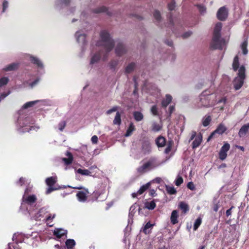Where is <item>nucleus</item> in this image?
<instances>
[{"mask_svg":"<svg viewBox=\"0 0 249 249\" xmlns=\"http://www.w3.org/2000/svg\"><path fill=\"white\" fill-rule=\"evenodd\" d=\"M100 36L101 39L97 42L96 45L104 47L106 52L103 56V60L105 61L107 57L108 53L114 47V41L110 37L109 33L106 30H103L100 32Z\"/></svg>","mask_w":249,"mask_h":249,"instance_id":"obj_1","label":"nucleus"},{"mask_svg":"<svg viewBox=\"0 0 249 249\" xmlns=\"http://www.w3.org/2000/svg\"><path fill=\"white\" fill-rule=\"evenodd\" d=\"M246 69L244 65L240 66L238 70L237 76L233 80V86L235 90H238L241 88L246 78Z\"/></svg>","mask_w":249,"mask_h":249,"instance_id":"obj_2","label":"nucleus"},{"mask_svg":"<svg viewBox=\"0 0 249 249\" xmlns=\"http://www.w3.org/2000/svg\"><path fill=\"white\" fill-rule=\"evenodd\" d=\"M155 161V158H151L147 162L144 163L142 165L139 167L137 169V172L140 174H142L147 171L154 168L156 167V166L154 165Z\"/></svg>","mask_w":249,"mask_h":249,"instance_id":"obj_3","label":"nucleus"},{"mask_svg":"<svg viewBox=\"0 0 249 249\" xmlns=\"http://www.w3.org/2000/svg\"><path fill=\"white\" fill-rule=\"evenodd\" d=\"M221 36L213 35L211 43V47L213 49H222V40Z\"/></svg>","mask_w":249,"mask_h":249,"instance_id":"obj_4","label":"nucleus"},{"mask_svg":"<svg viewBox=\"0 0 249 249\" xmlns=\"http://www.w3.org/2000/svg\"><path fill=\"white\" fill-rule=\"evenodd\" d=\"M228 11L225 6L220 7L216 14L217 18L221 21H225L228 18Z\"/></svg>","mask_w":249,"mask_h":249,"instance_id":"obj_5","label":"nucleus"},{"mask_svg":"<svg viewBox=\"0 0 249 249\" xmlns=\"http://www.w3.org/2000/svg\"><path fill=\"white\" fill-rule=\"evenodd\" d=\"M230 148V145L229 143L226 142L222 146L219 152V158L220 160H223L226 159L227 157V152Z\"/></svg>","mask_w":249,"mask_h":249,"instance_id":"obj_6","label":"nucleus"},{"mask_svg":"<svg viewBox=\"0 0 249 249\" xmlns=\"http://www.w3.org/2000/svg\"><path fill=\"white\" fill-rule=\"evenodd\" d=\"M142 150L143 154H148L151 151V147L149 141L144 139L142 142Z\"/></svg>","mask_w":249,"mask_h":249,"instance_id":"obj_7","label":"nucleus"},{"mask_svg":"<svg viewBox=\"0 0 249 249\" xmlns=\"http://www.w3.org/2000/svg\"><path fill=\"white\" fill-rule=\"evenodd\" d=\"M36 196L35 195H28L27 196L23 195L22 198V203L28 205H33L36 202Z\"/></svg>","mask_w":249,"mask_h":249,"instance_id":"obj_8","label":"nucleus"},{"mask_svg":"<svg viewBox=\"0 0 249 249\" xmlns=\"http://www.w3.org/2000/svg\"><path fill=\"white\" fill-rule=\"evenodd\" d=\"M226 130L227 127L223 124H220L218 125L216 129L210 134V135L208 138L207 141L208 142L212 138H213L215 133L222 134Z\"/></svg>","mask_w":249,"mask_h":249,"instance_id":"obj_9","label":"nucleus"},{"mask_svg":"<svg viewBox=\"0 0 249 249\" xmlns=\"http://www.w3.org/2000/svg\"><path fill=\"white\" fill-rule=\"evenodd\" d=\"M89 192L88 189H85L84 191H79L76 194L78 200L80 202H85L87 200L88 195Z\"/></svg>","mask_w":249,"mask_h":249,"instance_id":"obj_10","label":"nucleus"},{"mask_svg":"<svg viewBox=\"0 0 249 249\" xmlns=\"http://www.w3.org/2000/svg\"><path fill=\"white\" fill-rule=\"evenodd\" d=\"M126 52V49L122 43H118L115 48V53L117 56H121Z\"/></svg>","mask_w":249,"mask_h":249,"instance_id":"obj_11","label":"nucleus"},{"mask_svg":"<svg viewBox=\"0 0 249 249\" xmlns=\"http://www.w3.org/2000/svg\"><path fill=\"white\" fill-rule=\"evenodd\" d=\"M249 132V123L243 125L240 129L238 135L240 137L245 136Z\"/></svg>","mask_w":249,"mask_h":249,"instance_id":"obj_12","label":"nucleus"},{"mask_svg":"<svg viewBox=\"0 0 249 249\" xmlns=\"http://www.w3.org/2000/svg\"><path fill=\"white\" fill-rule=\"evenodd\" d=\"M202 140V135L200 133L195 139L192 142V148L195 149L199 146Z\"/></svg>","mask_w":249,"mask_h":249,"instance_id":"obj_13","label":"nucleus"},{"mask_svg":"<svg viewBox=\"0 0 249 249\" xmlns=\"http://www.w3.org/2000/svg\"><path fill=\"white\" fill-rule=\"evenodd\" d=\"M92 11L93 13L97 14L106 12L107 15H108V16H112V13L108 11L107 8L105 6H102L97 8L94 9Z\"/></svg>","mask_w":249,"mask_h":249,"instance_id":"obj_14","label":"nucleus"},{"mask_svg":"<svg viewBox=\"0 0 249 249\" xmlns=\"http://www.w3.org/2000/svg\"><path fill=\"white\" fill-rule=\"evenodd\" d=\"M172 100V97L170 94H166L165 98L163 99L161 101V107L166 108Z\"/></svg>","mask_w":249,"mask_h":249,"instance_id":"obj_15","label":"nucleus"},{"mask_svg":"<svg viewBox=\"0 0 249 249\" xmlns=\"http://www.w3.org/2000/svg\"><path fill=\"white\" fill-rule=\"evenodd\" d=\"M178 211L177 210H173L172 212L170 217L171 222L172 224L175 225L178 223Z\"/></svg>","mask_w":249,"mask_h":249,"instance_id":"obj_16","label":"nucleus"},{"mask_svg":"<svg viewBox=\"0 0 249 249\" xmlns=\"http://www.w3.org/2000/svg\"><path fill=\"white\" fill-rule=\"evenodd\" d=\"M67 231L62 229H56L53 231V235L57 238H61L67 234Z\"/></svg>","mask_w":249,"mask_h":249,"instance_id":"obj_17","label":"nucleus"},{"mask_svg":"<svg viewBox=\"0 0 249 249\" xmlns=\"http://www.w3.org/2000/svg\"><path fill=\"white\" fill-rule=\"evenodd\" d=\"M102 53V51H100L94 54L91 57L90 63V64H93L95 63H97L100 59Z\"/></svg>","mask_w":249,"mask_h":249,"instance_id":"obj_18","label":"nucleus"},{"mask_svg":"<svg viewBox=\"0 0 249 249\" xmlns=\"http://www.w3.org/2000/svg\"><path fill=\"white\" fill-rule=\"evenodd\" d=\"M178 208L181 210L182 213L183 214L186 213L189 210L188 205L183 201H181L179 203Z\"/></svg>","mask_w":249,"mask_h":249,"instance_id":"obj_19","label":"nucleus"},{"mask_svg":"<svg viewBox=\"0 0 249 249\" xmlns=\"http://www.w3.org/2000/svg\"><path fill=\"white\" fill-rule=\"evenodd\" d=\"M66 156H67L68 158H64L63 159V160L64 161L65 164L70 165L71 164L73 161V156L72 154L69 151H67L66 153Z\"/></svg>","mask_w":249,"mask_h":249,"instance_id":"obj_20","label":"nucleus"},{"mask_svg":"<svg viewBox=\"0 0 249 249\" xmlns=\"http://www.w3.org/2000/svg\"><path fill=\"white\" fill-rule=\"evenodd\" d=\"M156 143L159 147H162L165 145L166 139L162 136H159L156 139Z\"/></svg>","mask_w":249,"mask_h":249,"instance_id":"obj_21","label":"nucleus"},{"mask_svg":"<svg viewBox=\"0 0 249 249\" xmlns=\"http://www.w3.org/2000/svg\"><path fill=\"white\" fill-rule=\"evenodd\" d=\"M232 67L233 70L234 71H236L238 69H239V58L238 56L237 55H236L233 60V62L232 64Z\"/></svg>","mask_w":249,"mask_h":249,"instance_id":"obj_22","label":"nucleus"},{"mask_svg":"<svg viewBox=\"0 0 249 249\" xmlns=\"http://www.w3.org/2000/svg\"><path fill=\"white\" fill-rule=\"evenodd\" d=\"M18 63H13L6 66L3 68V70L5 71H12L18 69Z\"/></svg>","mask_w":249,"mask_h":249,"instance_id":"obj_23","label":"nucleus"},{"mask_svg":"<svg viewBox=\"0 0 249 249\" xmlns=\"http://www.w3.org/2000/svg\"><path fill=\"white\" fill-rule=\"evenodd\" d=\"M222 23L221 22H217L214 27L213 35L221 36L220 32L222 29Z\"/></svg>","mask_w":249,"mask_h":249,"instance_id":"obj_24","label":"nucleus"},{"mask_svg":"<svg viewBox=\"0 0 249 249\" xmlns=\"http://www.w3.org/2000/svg\"><path fill=\"white\" fill-rule=\"evenodd\" d=\"M156 206V204L154 200L151 201L150 202L147 201L144 203L145 208H147L148 210H154Z\"/></svg>","mask_w":249,"mask_h":249,"instance_id":"obj_25","label":"nucleus"},{"mask_svg":"<svg viewBox=\"0 0 249 249\" xmlns=\"http://www.w3.org/2000/svg\"><path fill=\"white\" fill-rule=\"evenodd\" d=\"M133 117L134 119L137 122H140L143 119V115L142 113L137 111L133 112Z\"/></svg>","mask_w":249,"mask_h":249,"instance_id":"obj_26","label":"nucleus"},{"mask_svg":"<svg viewBox=\"0 0 249 249\" xmlns=\"http://www.w3.org/2000/svg\"><path fill=\"white\" fill-rule=\"evenodd\" d=\"M212 121V117L210 115H206L202 119V125L206 127L208 126Z\"/></svg>","mask_w":249,"mask_h":249,"instance_id":"obj_27","label":"nucleus"},{"mask_svg":"<svg viewBox=\"0 0 249 249\" xmlns=\"http://www.w3.org/2000/svg\"><path fill=\"white\" fill-rule=\"evenodd\" d=\"M135 127L133 123H130L128 127L126 133L125 134V137H128L131 135L132 132L135 131Z\"/></svg>","mask_w":249,"mask_h":249,"instance_id":"obj_28","label":"nucleus"},{"mask_svg":"<svg viewBox=\"0 0 249 249\" xmlns=\"http://www.w3.org/2000/svg\"><path fill=\"white\" fill-rule=\"evenodd\" d=\"M136 67V64L134 62H131L125 68V72L126 73L132 72Z\"/></svg>","mask_w":249,"mask_h":249,"instance_id":"obj_29","label":"nucleus"},{"mask_svg":"<svg viewBox=\"0 0 249 249\" xmlns=\"http://www.w3.org/2000/svg\"><path fill=\"white\" fill-rule=\"evenodd\" d=\"M56 182V178L53 177L48 178L46 179V183L48 186H53Z\"/></svg>","mask_w":249,"mask_h":249,"instance_id":"obj_30","label":"nucleus"},{"mask_svg":"<svg viewBox=\"0 0 249 249\" xmlns=\"http://www.w3.org/2000/svg\"><path fill=\"white\" fill-rule=\"evenodd\" d=\"M30 59L32 63L37 65L38 67H43V64L42 62L37 57L32 56L31 57Z\"/></svg>","mask_w":249,"mask_h":249,"instance_id":"obj_31","label":"nucleus"},{"mask_svg":"<svg viewBox=\"0 0 249 249\" xmlns=\"http://www.w3.org/2000/svg\"><path fill=\"white\" fill-rule=\"evenodd\" d=\"M161 126L156 122L152 123L151 125V130L153 132H158L161 129Z\"/></svg>","mask_w":249,"mask_h":249,"instance_id":"obj_32","label":"nucleus"},{"mask_svg":"<svg viewBox=\"0 0 249 249\" xmlns=\"http://www.w3.org/2000/svg\"><path fill=\"white\" fill-rule=\"evenodd\" d=\"M66 245L68 249H72L75 245V242L73 239H67L66 241Z\"/></svg>","mask_w":249,"mask_h":249,"instance_id":"obj_33","label":"nucleus"},{"mask_svg":"<svg viewBox=\"0 0 249 249\" xmlns=\"http://www.w3.org/2000/svg\"><path fill=\"white\" fill-rule=\"evenodd\" d=\"M150 183L149 182L142 185L140 189L138 191V194H139V195H142L143 194L146 190H147L150 187Z\"/></svg>","mask_w":249,"mask_h":249,"instance_id":"obj_34","label":"nucleus"},{"mask_svg":"<svg viewBox=\"0 0 249 249\" xmlns=\"http://www.w3.org/2000/svg\"><path fill=\"white\" fill-rule=\"evenodd\" d=\"M113 124H114L120 125L121 124V114L119 112H117L113 120Z\"/></svg>","mask_w":249,"mask_h":249,"instance_id":"obj_35","label":"nucleus"},{"mask_svg":"<svg viewBox=\"0 0 249 249\" xmlns=\"http://www.w3.org/2000/svg\"><path fill=\"white\" fill-rule=\"evenodd\" d=\"M247 45H248V41L247 40H245L242 43L241 47L242 50L243 54L246 55L248 53V50L247 49Z\"/></svg>","mask_w":249,"mask_h":249,"instance_id":"obj_36","label":"nucleus"},{"mask_svg":"<svg viewBox=\"0 0 249 249\" xmlns=\"http://www.w3.org/2000/svg\"><path fill=\"white\" fill-rule=\"evenodd\" d=\"M202 223V219L200 217H198L196 220L194 224L193 229L196 231L200 226Z\"/></svg>","mask_w":249,"mask_h":249,"instance_id":"obj_37","label":"nucleus"},{"mask_svg":"<svg viewBox=\"0 0 249 249\" xmlns=\"http://www.w3.org/2000/svg\"><path fill=\"white\" fill-rule=\"evenodd\" d=\"M39 101H31L26 103L23 106V108L26 109L29 107H32L33 106H34L36 103H37Z\"/></svg>","mask_w":249,"mask_h":249,"instance_id":"obj_38","label":"nucleus"},{"mask_svg":"<svg viewBox=\"0 0 249 249\" xmlns=\"http://www.w3.org/2000/svg\"><path fill=\"white\" fill-rule=\"evenodd\" d=\"M166 190L170 195H174L177 193V191L173 186H166Z\"/></svg>","mask_w":249,"mask_h":249,"instance_id":"obj_39","label":"nucleus"},{"mask_svg":"<svg viewBox=\"0 0 249 249\" xmlns=\"http://www.w3.org/2000/svg\"><path fill=\"white\" fill-rule=\"evenodd\" d=\"M150 111H151V113L154 116H159V115L158 107L156 105H153L151 107V109H150Z\"/></svg>","mask_w":249,"mask_h":249,"instance_id":"obj_40","label":"nucleus"},{"mask_svg":"<svg viewBox=\"0 0 249 249\" xmlns=\"http://www.w3.org/2000/svg\"><path fill=\"white\" fill-rule=\"evenodd\" d=\"M195 6L196 7H197V8H198L199 12L201 14H204V13H205L206 12V8L203 5H202V4H196V5H195Z\"/></svg>","mask_w":249,"mask_h":249,"instance_id":"obj_41","label":"nucleus"},{"mask_svg":"<svg viewBox=\"0 0 249 249\" xmlns=\"http://www.w3.org/2000/svg\"><path fill=\"white\" fill-rule=\"evenodd\" d=\"M9 81V79L6 77H3L0 79V88L6 85Z\"/></svg>","mask_w":249,"mask_h":249,"instance_id":"obj_42","label":"nucleus"},{"mask_svg":"<svg viewBox=\"0 0 249 249\" xmlns=\"http://www.w3.org/2000/svg\"><path fill=\"white\" fill-rule=\"evenodd\" d=\"M77 172L82 175H86L88 176L89 175L90 173V171L88 169H78L77 170Z\"/></svg>","mask_w":249,"mask_h":249,"instance_id":"obj_43","label":"nucleus"},{"mask_svg":"<svg viewBox=\"0 0 249 249\" xmlns=\"http://www.w3.org/2000/svg\"><path fill=\"white\" fill-rule=\"evenodd\" d=\"M153 16L155 19L157 21H160L161 19V15L159 11L155 10L153 13Z\"/></svg>","mask_w":249,"mask_h":249,"instance_id":"obj_44","label":"nucleus"},{"mask_svg":"<svg viewBox=\"0 0 249 249\" xmlns=\"http://www.w3.org/2000/svg\"><path fill=\"white\" fill-rule=\"evenodd\" d=\"M153 226V224H151L149 222H147L144 226L142 229V232L146 234L147 233V230Z\"/></svg>","mask_w":249,"mask_h":249,"instance_id":"obj_45","label":"nucleus"},{"mask_svg":"<svg viewBox=\"0 0 249 249\" xmlns=\"http://www.w3.org/2000/svg\"><path fill=\"white\" fill-rule=\"evenodd\" d=\"M118 61L117 60H111L109 63V67L111 69L114 70L115 67L118 65Z\"/></svg>","mask_w":249,"mask_h":249,"instance_id":"obj_46","label":"nucleus"},{"mask_svg":"<svg viewBox=\"0 0 249 249\" xmlns=\"http://www.w3.org/2000/svg\"><path fill=\"white\" fill-rule=\"evenodd\" d=\"M183 182L182 178L178 176L175 180V184L177 186H179Z\"/></svg>","mask_w":249,"mask_h":249,"instance_id":"obj_47","label":"nucleus"},{"mask_svg":"<svg viewBox=\"0 0 249 249\" xmlns=\"http://www.w3.org/2000/svg\"><path fill=\"white\" fill-rule=\"evenodd\" d=\"M176 7V3L174 0H172L171 2L168 4V9L169 11H172L174 10Z\"/></svg>","mask_w":249,"mask_h":249,"instance_id":"obj_48","label":"nucleus"},{"mask_svg":"<svg viewBox=\"0 0 249 249\" xmlns=\"http://www.w3.org/2000/svg\"><path fill=\"white\" fill-rule=\"evenodd\" d=\"M66 125V121H62L60 122L58 124V129L60 131H62L65 128V126Z\"/></svg>","mask_w":249,"mask_h":249,"instance_id":"obj_49","label":"nucleus"},{"mask_svg":"<svg viewBox=\"0 0 249 249\" xmlns=\"http://www.w3.org/2000/svg\"><path fill=\"white\" fill-rule=\"evenodd\" d=\"M100 193L98 192H93L92 197H91V200L93 201L95 200H97L98 197L100 196Z\"/></svg>","mask_w":249,"mask_h":249,"instance_id":"obj_50","label":"nucleus"},{"mask_svg":"<svg viewBox=\"0 0 249 249\" xmlns=\"http://www.w3.org/2000/svg\"><path fill=\"white\" fill-rule=\"evenodd\" d=\"M118 107H117V106L113 107L112 108L107 110L106 113L107 115L110 114L113 112L116 111L118 110Z\"/></svg>","mask_w":249,"mask_h":249,"instance_id":"obj_51","label":"nucleus"},{"mask_svg":"<svg viewBox=\"0 0 249 249\" xmlns=\"http://www.w3.org/2000/svg\"><path fill=\"white\" fill-rule=\"evenodd\" d=\"M58 1L60 4L66 6L69 5L71 2V0H58Z\"/></svg>","mask_w":249,"mask_h":249,"instance_id":"obj_52","label":"nucleus"},{"mask_svg":"<svg viewBox=\"0 0 249 249\" xmlns=\"http://www.w3.org/2000/svg\"><path fill=\"white\" fill-rule=\"evenodd\" d=\"M187 186L191 190L193 191L195 189V187L193 182H188Z\"/></svg>","mask_w":249,"mask_h":249,"instance_id":"obj_53","label":"nucleus"},{"mask_svg":"<svg viewBox=\"0 0 249 249\" xmlns=\"http://www.w3.org/2000/svg\"><path fill=\"white\" fill-rule=\"evenodd\" d=\"M55 217V214H53V215L50 214L46 218V222H50V221L52 220Z\"/></svg>","mask_w":249,"mask_h":249,"instance_id":"obj_54","label":"nucleus"},{"mask_svg":"<svg viewBox=\"0 0 249 249\" xmlns=\"http://www.w3.org/2000/svg\"><path fill=\"white\" fill-rule=\"evenodd\" d=\"M56 189L53 188V186H49V188L47 189L46 191V194H49L51 193L52 191L56 190Z\"/></svg>","mask_w":249,"mask_h":249,"instance_id":"obj_55","label":"nucleus"},{"mask_svg":"<svg viewBox=\"0 0 249 249\" xmlns=\"http://www.w3.org/2000/svg\"><path fill=\"white\" fill-rule=\"evenodd\" d=\"M91 142L93 143H97L98 141V139L97 136L94 135L91 137Z\"/></svg>","mask_w":249,"mask_h":249,"instance_id":"obj_56","label":"nucleus"},{"mask_svg":"<svg viewBox=\"0 0 249 249\" xmlns=\"http://www.w3.org/2000/svg\"><path fill=\"white\" fill-rule=\"evenodd\" d=\"M192 34V32H185L182 35V37L183 38H186L187 37H188L189 36H191V35Z\"/></svg>","mask_w":249,"mask_h":249,"instance_id":"obj_57","label":"nucleus"},{"mask_svg":"<svg viewBox=\"0 0 249 249\" xmlns=\"http://www.w3.org/2000/svg\"><path fill=\"white\" fill-rule=\"evenodd\" d=\"M234 207L232 206L229 209L227 210L226 212V214L227 217L229 216L231 214V210L234 208Z\"/></svg>","mask_w":249,"mask_h":249,"instance_id":"obj_58","label":"nucleus"},{"mask_svg":"<svg viewBox=\"0 0 249 249\" xmlns=\"http://www.w3.org/2000/svg\"><path fill=\"white\" fill-rule=\"evenodd\" d=\"M32 188L30 187H27L24 191V194L23 195H25L26 196H28V195L31 192Z\"/></svg>","mask_w":249,"mask_h":249,"instance_id":"obj_59","label":"nucleus"},{"mask_svg":"<svg viewBox=\"0 0 249 249\" xmlns=\"http://www.w3.org/2000/svg\"><path fill=\"white\" fill-rule=\"evenodd\" d=\"M196 132L195 131H192L191 133V136L189 140V142L192 141L194 139L196 138Z\"/></svg>","mask_w":249,"mask_h":249,"instance_id":"obj_60","label":"nucleus"},{"mask_svg":"<svg viewBox=\"0 0 249 249\" xmlns=\"http://www.w3.org/2000/svg\"><path fill=\"white\" fill-rule=\"evenodd\" d=\"M2 6H3V12H4L5 9L8 7V1L6 0H4L3 2Z\"/></svg>","mask_w":249,"mask_h":249,"instance_id":"obj_61","label":"nucleus"},{"mask_svg":"<svg viewBox=\"0 0 249 249\" xmlns=\"http://www.w3.org/2000/svg\"><path fill=\"white\" fill-rule=\"evenodd\" d=\"M175 107L174 106H170L169 108V115L171 116L172 113L174 111Z\"/></svg>","mask_w":249,"mask_h":249,"instance_id":"obj_62","label":"nucleus"},{"mask_svg":"<svg viewBox=\"0 0 249 249\" xmlns=\"http://www.w3.org/2000/svg\"><path fill=\"white\" fill-rule=\"evenodd\" d=\"M167 16H168V18H169L170 25H171V26H173L174 23H173V19L172 18L171 14L168 15Z\"/></svg>","mask_w":249,"mask_h":249,"instance_id":"obj_63","label":"nucleus"},{"mask_svg":"<svg viewBox=\"0 0 249 249\" xmlns=\"http://www.w3.org/2000/svg\"><path fill=\"white\" fill-rule=\"evenodd\" d=\"M39 79L38 78L36 79L35 80H34L33 82H32L30 84V86L31 87L33 88V87H34L36 85L38 82H39Z\"/></svg>","mask_w":249,"mask_h":249,"instance_id":"obj_64","label":"nucleus"}]
</instances>
